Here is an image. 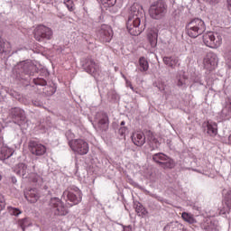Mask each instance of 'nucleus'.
<instances>
[{"label":"nucleus","instance_id":"obj_1","mask_svg":"<svg viewBox=\"0 0 231 231\" xmlns=\"http://www.w3.org/2000/svg\"><path fill=\"white\" fill-rule=\"evenodd\" d=\"M143 15V7H142L140 4L134 3L130 7L126 21V28L130 35L136 37V35H140V33L145 30L140 27Z\"/></svg>","mask_w":231,"mask_h":231},{"label":"nucleus","instance_id":"obj_2","mask_svg":"<svg viewBox=\"0 0 231 231\" xmlns=\"http://www.w3.org/2000/svg\"><path fill=\"white\" fill-rule=\"evenodd\" d=\"M81 68L86 73L94 77L96 80H102L104 79V72L100 69V64L97 63L91 57L84 58L81 60Z\"/></svg>","mask_w":231,"mask_h":231},{"label":"nucleus","instance_id":"obj_3","mask_svg":"<svg viewBox=\"0 0 231 231\" xmlns=\"http://www.w3.org/2000/svg\"><path fill=\"white\" fill-rule=\"evenodd\" d=\"M205 30H207L205 22L199 18H194L186 24L187 34L192 39H196L205 33Z\"/></svg>","mask_w":231,"mask_h":231},{"label":"nucleus","instance_id":"obj_4","mask_svg":"<svg viewBox=\"0 0 231 231\" xmlns=\"http://www.w3.org/2000/svg\"><path fill=\"white\" fill-rule=\"evenodd\" d=\"M37 69V67L30 60L22 61L18 64V70L16 71V79L18 80H30V77L33 75V72Z\"/></svg>","mask_w":231,"mask_h":231},{"label":"nucleus","instance_id":"obj_5","mask_svg":"<svg viewBox=\"0 0 231 231\" xmlns=\"http://www.w3.org/2000/svg\"><path fill=\"white\" fill-rule=\"evenodd\" d=\"M16 174L18 176H22V178H28V180H32L34 183L39 181L41 178L39 174H37V170H35V164L32 166H28L25 163H19L18 170L16 171Z\"/></svg>","mask_w":231,"mask_h":231},{"label":"nucleus","instance_id":"obj_6","mask_svg":"<svg viewBox=\"0 0 231 231\" xmlns=\"http://www.w3.org/2000/svg\"><path fill=\"white\" fill-rule=\"evenodd\" d=\"M167 10H168V6L164 1L162 0L156 1L153 4H152L150 6V9H149L150 17H152V19L160 21V19H163V17L167 15Z\"/></svg>","mask_w":231,"mask_h":231},{"label":"nucleus","instance_id":"obj_7","mask_svg":"<svg viewBox=\"0 0 231 231\" xmlns=\"http://www.w3.org/2000/svg\"><path fill=\"white\" fill-rule=\"evenodd\" d=\"M34 39L38 42L46 44L48 41L53 39V30L46 25H38L34 29Z\"/></svg>","mask_w":231,"mask_h":231},{"label":"nucleus","instance_id":"obj_8","mask_svg":"<svg viewBox=\"0 0 231 231\" xmlns=\"http://www.w3.org/2000/svg\"><path fill=\"white\" fill-rule=\"evenodd\" d=\"M62 199L64 201H69L73 205H79L80 201H82V191L75 186L71 187L70 189L65 190L62 194Z\"/></svg>","mask_w":231,"mask_h":231},{"label":"nucleus","instance_id":"obj_9","mask_svg":"<svg viewBox=\"0 0 231 231\" xmlns=\"http://www.w3.org/2000/svg\"><path fill=\"white\" fill-rule=\"evenodd\" d=\"M11 116L14 124L19 125L21 129H28V120H26V114L24 110L14 107L11 109Z\"/></svg>","mask_w":231,"mask_h":231},{"label":"nucleus","instance_id":"obj_10","mask_svg":"<svg viewBox=\"0 0 231 231\" xmlns=\"http://www.w3.org/2000/svg\"><path fill=\"white\" fill-rule=\"evenodd\" d=\"M203 42L208 48H219L223 42V37L219 32H209L203 35Z\"/></svg>","mask_w":231,"mask_h":231},{"label":"nucleus","instance_id":"obj_11","mask_svg":"<svg viewBox=\"0 0 231 231\" xmlns=\"http://www.w3.org/2000/svg\"><path fill=\"white\" fill-rule=\"evenodd\" d=\"M69 145L73 152L84 156L89 152V144L83 139H74L69 142Z\"/></svg>","mask_w":231,"mask_h":231},{"label":"nucleus","instance_id":"obj_12","mask_svg":"<svg viewBox=\"0 0 231 231\" xmlns=\"http://www.w3.org/2000/svg\"><path fill=\"white\" fill-rule=\"evenodd\" d=\"M152 162L158 163L163 169H174L176 162L171 157L163 152H158L152 155Z\"/></svg>","mask_w":231,"mask_h":231},{"label":"nucleus","instance_id":"obj_13","mask_svg":"<svg viewBox=\"0 0 231 231\" xmlns=\"http://www.w3.org/2000/svg\"><path fill=\"white\" fill-rule=\"evenodd\" d=\"M97 38L100 42H111L113 39V29L107 24H103L97 31Z\"/></svg>","mask_w":231,"mask_h":231},{"label":"nucleus","instance_id":"obj_14","mask_svg":"<svg viewBox=\"0 0 231 231\" xmlns=\"http://www.w3.org/2000/svg\"><path fill=\"white\" fill-rule=\"evenodd\" d=\"M50 205L53 208L55 216H66L68 214V209L64 207V203L60 199L57 197L51 198Z\"/></svg>","mask_w":231,"mask_h":231},{"label":"nucleus","instance_id":"obj_15","mask_svg":"<svg viewBox=\"0 0 231 231\" xmlns=\"http://www.w3.org/2000/svg\"><path fill=\"white\" fill-rule=\"evenodd\" d=\"M219 60L217 59V54L214 52H208L204 58L203 64L206 69H214L217 66Z\"/></svg>","mask_w":231,"mask_h":231},{"label":"nucleus","instance_id":"obj_16","mask_svg":"<svg viewBox=\"0 0 231 231\" xmlns=\"http://www.w3.org/2000/svg\"><path fill=\"white\" fill-rule=\"evenodd\" d=\"M29 151L33 156H44L46 154V146L35 141L29 143Z\"/></svg>","mask_w":231,"mask_h":231},{"label":"nucleus","instance_id":"obj_17","mask_svg":"<svg viewBox=\"0 0 231 231\" xmlns=\"http://www.w3.org/2000/svg\"><path fill=\"white\" fill-rule=\"evenodd\" d=\"M202 228L205 231H219V221L217 219H207L202 225Z\"/></svg>","mask_w":231,"mask_h":231},{"label":"nucleus","instance_id":"obj_18","mask_svg":"<svg viewBox=\"0 0 231 231\" xmlns=\"http://www.w3.org/2000/svg\"><path fill=\"white\" fill-rule=\"evenodd\" d=\"M132 142L137 147H142L145 144V134L143 132H135L132 134Z\"/></svg>","mask_w":231,"mask_h":231},{"label":"nucleus","instance_id":"obj_19","mask_svg":"<svg viewBox=\"0 0 231 231\" xmlns=\"http://www.w3.org/2000/svg\"><path fill=\"white\" fill-rule=\"evenodd\" d=\"M163 62L168 68H171V69H175L178 66V62H180V60L178 57L175 56H165L163 57Z\"/></svg>","mask_w":231,"mask_h":231},{"label":"nucleus","instance_id":"obj_20","mask_svg":"<svg viewBox=\"0 0 231 231\" xmlns=\"http://www.w3.org/2000/svg\"><path fill=\"white\" fill-rule=\"evenodd\" d=\"M203 127L209 136H216L217 134V124L207 122L203 124Z\"/></svg>","mask_w":231,"mask_h":231},{"label":"nucleus","instance_id":"obj_21","mask_svg":"<svg viewBox=\"0 0 231 231\" xmlns=\"http://www.w3.org/2000/svg\"><path fill=\"white\" fill-rule=\"evenodd\" d=\"M146 136H147V140L150 147H152V149H158V147H160V141L156 139L152 132L147 131Z\"/></svg>","mask_w":231,"mask_h":231},{"label":"nucleus","instance_id":"obj_22","mask_svg":"<svg viewBox=\"0 0 231 231\" xmlns=\"http://www.w3.org/2000/svg\"><path fill=\"white\" fill-rule=\"evenodd\" d=\"M24 196L27 201H30V203H37V200L39 199V193H37L36 189H30L24 194Z\"/></svg>","mask_w":231,"mask_h":231},{"label":"nucleus","instance_id":"obj_23","mask_svg":"<svg viewBox=\"0 0 231 231\" xmlns=\"http://www.w3.org/2000/svg\"><path fill=\"white\" fill-rule=\"evenodd\" d=\"M12 51V44L8 41L0 40V55L6 53L7 55Z\"/></svg>","mask_w":231,"mask_h":231},{"label":"nucleus","instance_id":"obj_24","mask_svg":"<svg viewBox=\"0 0 231 231\" xmlns=\"http://www.w3.org/2000/svg\"><path fill=\"white\" fill-rule=\"evenodd\" d=\"M183 230V226L178 222H171L166 225L163 231H181Z\"/></svg>","mask_w":231,"mask_h":231},{"label":"nucleus","instance_id":"obj_25","mask_svg":"<svg viewBox=\"0 0 231 231\" xmlns=\"http://www.w3.org/2000/svg\"><path fill=\"white\" fill-rule=\"evenodd\" d=\"M148 41L152 48H156L158 44V32L150 31L148 32Z\"/></svg>","mask_w":231,"mask_h":231},{"label":"nucleus","instance_id":"obj_26","mask_svg":"<svg viewBox=\"0 0 231 231\" xmlns=\"http://www.w3.org/2000/svg\"><path fill=\"white\" fill-rule=\"evenodd\" d=\"M98 126L101 131H107L109 127V117L107 114H102V118L98 121Z\"/></svg>","mask_w":231,"mask_h":231},{"label":"nucleus","instance_id":"obj_27","mask_svg":"<svg viewBox=\"0 0 231 231\" xmlns=\"http://www.w3.org/2000/svg\"><path fill=\"white\" fill-rule=\"evenodd\" d=\"M141 73H145V71H148L149 69V61H147V59L145 57H141L139 59V67L137 68Z\"/></svg>","mask_w":231,"mask_h":231},{"label":"nucleus","instance_id":"obj_28","mask_svg":"<svg viewBox=\"0 0 231 231\" xmlns=\"http://www.w3.org/2000/svg\"><path fill=\"white\" fill-rule=\"evenodd\" d=\"M188 77L185 74L177 76L176 85L178 88H187Z\"/></svg>","mask_w":231,"mask_h":231},{"label":"nucleus","instance_id":"obj_29","mask_svg":"<svg viewBox=\"0 0 231 231\" xmlns=\"http://www.w3.org/2000/svg\"><path fill=\"white\" fill-rule=\"evenodd\" d=\"M2 160H8L14 155V150L10 148H1Z\"/></svg>","mask_w":231,"mask_h":231},{"label":"nucleus","instance_id":"obj_30","mask_svg":"<svg viewBox=\"0 0 231 231\" xmlns=\"http://www.w3.org/2000/svg\"><path fill=\"white\" fill-rule=\"evenodd\" d=\"M181 217L186 223H189V225H194V223H196L194 217L187 212H182Z\"/></svg>","mask_w":231,"mask_h":231},{"label":"nucleus","instance_id":"obj_31","mask_svg":"<svg viewBox=\"0 0 231 231\" xmlns=\"http://www.w3.org/2000/svg\"><path fill=\"white\" fill-rule=\"evenodd\" d=\"M135 212L139 216H147V214H148L147 209H145V208H143V205H142V203H140V202H138L135 207Z\"/></svg>","mask_w":231,"mask_h":231},{"label":"nucleus","instance_id":"obj_32","mask_svg":"<svg viewBox=\"0 0 231 231\" xmlns=\"http://www.w3.org/2000/svg\"><path fill=\"white\" fill-rule=\"evenodd\" d=\"M224 58L226 60V64L230 66L231 65V45L227 47V49L225 51Z\"/></svg>","mask_w":231,"mask_h":231},{"label":"nucleus","instance_id":"obj_33","mask_svg":"<svg viewBox=\"0 0 231 231\" xmlns=\"http://www.w3.org/2000/svg\"><path fill=\"white\" fill-rule=\"evenodd\" d=\"M43 91L47 97H51V95H55L57 88L54 87H47L43 88Z\"/></svg>","mask_w":231,"mask_h":231},{"label":"nucleus","instance_id":"obj_34","mask_svg":"<svg viewBox=\"0 0 231 231\" xmlns=\"http://www.w3.org/2000/svg\"><path fill=\"white\" fill-rule=\"evenodd\" d=\"M33 84H35V86H46L48 84V82L46 81V79H42V78H36L32 79Z\"/></svg>","mask_w":231,"mask_h":231},{"label":"nucleus","instance_id":"obj_35","mask_svg":"<svg viewBox=\"0 0 231 231\" xmlns=\"http://www.w3.org/2000/svg\"><path fill=\"white\" fill-rule=\"evenodd\" d=\"M230 209H231V205L230 204H226V202H225L224 207L220 208L219 215L220 216H225V215H226L230 212Z\"/></svg>","mask_w":231,"mask_h":231},{"label":"nucleus","instance_id":"obj_36","mask_svg":"<svg viewBox=\"0 0 231 231\" xmlns=\"http://www.w3.org/2000/svg\"><path fill=\"white\" fill-rule=\"evenodd\" d=\"M19 226H21L22 230L24 231L26 228H28V226H30V221L27 217L23 218L19 221Z\"/></svg>","mask_w":231,"mask_h":231},{"label":"nucleus","instance_id":"obj_37","mask_svg":"<svg viewBox=\"0 0 231 231\" xmlns=\"http://www.w3.org/2000/svg\"><path fill=\"white\" fill-rule=\"evenodd\" d=\"M224 201L227 205H231V189L224 191Z\"/></svg>","mask_w":231,"mask_h":231},{"label":"nucleus","instance_id":"obj_38","mask_svg":"<svg viewBox=\"0 0 231 231\" xmlns=\"http://www.w3.org/2000/svg\"><path fill=\"white\" fill-rule=\"evenodd\" d=\"M102 5H105L106 8L115 6L116 5V0H100Z\"/></svg>","mask_w":231,"mask_h":231},{"label":"nucleus","instance_id":"obj_39","mask_svg":"<svg viewBox=\"0 0 231 231\" xmlns=\"http://www.w3.org/2000/svg\"><path fill=\"white\" fill-rule=\"evenodd\" d=\"M9 213L11 214V216H21V214H23V211H21V209L17 208H9Z\"/></svg>","mask_w":231,"mask_h":231},{"label":"nucleus","instance_id":"obj_40","mask_svg":"<svg viewBox=\"0 0 231 231\" xmlns=\"http://www.w3.org/2000/svg\"><path fill=\"white\" fill-rule=\"evenodd\" d=\"M65 136L68 140L69 144V142H72L74 140L73 138H75V134H73V133H71V131L69 130L66 132Z\"/></svg>","mask_w":231,"mask_h":231},{"label":"nucleus","instance_id":"obj_41","mask_svg":"<svg viewBox=\"0 0 231 231\" xmlns=\"http://www.w3.org/2000/svg\"><path fill=\"white\" fill-rule=\"evenodd\" d=\"M65 5L67 6V8H68V10L69 12H74V10H75V4H73L72 0L70 2H67L65 4Z\"/></svg>","mask_w":231,"mask_h":231},{"label":"nucleus","instance_id":"obj_42","mask_svg":"<svg viewBox=\"0 0 231 231\" xmlns=\"http://www.w3.org/2000/svg\"><path fill=\"white\" fill-rule=\"evenodd\" d=\"M6 207V202H5V197L0 193V212Z\"/></svg>","mask_w":231,"mask_h":231},{"label":"nucleus","instance_id":"obj_43","mask_svg":"<svg viewBox=\"0 0 231 231\" xmlns=\"http://www.w3.org/2000/svg\"><path fill=\"white\" fill-rule=\"evenodd\" d=\"M118 133L121 136H124L127 133V127L122 126L119 128Z\"/></svg>","mask_w":231,"mask_h":231},{"label":"nucleus","instance_id":"obj_44","mask_svg":"<svg viewBox=\"0 0 231 231\" xmlns=\"http://www.w3.org/2000/svg\"><path fill=\"white\" fill-rule=\"evenodd\" d=\"M40 129H42L43 133H46V131H48V125H45V124L42 123L40 125Z\"/></svg>","mask_w":231,"mask_h":231},{"label":"nucleus","instance_id":"obj_45","mask_svg":"<svg viewBox=\"0 0 231 231\" xmlns=\"http://www.w3.org/2000/svg\"><path fill=\"white\" fill-rule=\"evenodd\" d=\"M209 5H217L221 0H206Z\"/></svg>","mask_w":231,"mask_h":231},{"label":"nucleus","instance_id":"obj_46","mask_svg":"<svg viewBox=\"0 0 231 231\" xmlns=\"http://www.w3.org/2000/svg\"><path fill=\"white\" fill-rule=\"evenodd\" d=\"M226 108L227 109V111L229 113H231V97L228 99V102H227V105H226Z\"/></svg>","mask_w":231,"mask_h":231},{"label":"nucleus","instance_id":"obj_47","mask_svg":"<svg viewBox=\"0 0 231 231\" xmlns=\"http://www.w3.org/2000/svg\"><path fill=\"white\" fill-rule=\"evenodd\" d=\"M123 231H133V227H131V226H124Z\"/></svg>","mask_w":231,"mask_h":231},{"label":"nucleus","instance_id":"obj_48","mask_svg":"<svg viewBox=\"0 0 231 231\" xmlns=\"http://www.w3.org/2000/svg\"><path fill=\"white\" fill-rule=\"evenodd\" d=\"M4 145H5V141L3 140V136H0V149H3Z\"/></svg>","mask_w":231,"mask_h":231},{"label":"nucleus","instance_id":"obj_49","mask_svg":"<svg viewBox=\"0 0 231 231\" xmlns=\"http://www.w3.org/2000/svg\"><path fill=\"white\" fill-rule=\"evenodd\" d=\"M33 106H36L37 107H39V106H41V103L39 101H32Z\"/></svg>","mask_w":231,"mask_h":231},{"label":"nucleus","instance_id":"obj_50","mask_svg":"<svg viewBox=\"0 0 231 231\" xmlns=\"http://www.w3.org/2000/svg\"><path fill=\"white\" fill-rule=\"evenodd\" d=\"M227 8L231 11V0H227Z\"/></svg>","mask_w":231,"mask_h":231},{"label":"nucleus","instance_id":"obj_51","mask_svg":"<svg viewBox=\"0 0 231 231\" xmlns=\"http://www.w3.org/2000/svg\"><path fill=\"white\" fill-rule=\"evenodd\" d=\"M11 180H12V183H17V178L12 177Z\"/></svg>","mask_w":231,"mask_h":231},{"label":"nucleus","instance_id":"obj_52","mask_svg":"<svg viewBox=\"0 0 231 231\" xmlns=\"http://www.w3.org/2000/svg\"><path fill=\"white\" fill-rule=\"evenodd\" d=\"M112 95H113L112 98H116V95L115 92H112Z\"/></svg>","mask_w":231,"mask_h":231},{"label":"nucleus","instance_id":"obj_53","mask_svg":"<svg viewBox=\"0 0 231 231\" xmlns=\"http://www.w3.org/2000/svg\"><path fill=\"white\" fill-rule=\"evenodd\" d=\"M71 2V0H64V5H66V3H69Z\"/></svg>","mask_w":231,"mask_h":231},{"label":"nucleus","instance_id":"obj_54","mask_svg":"<svg viewBox=\"0 0 231 231\" xmlns=\"http://www.w3.org/2000/svg\"><path fill=\"white\" fill-rule=\"evenodd\" d=\"M121 125H125V121H122Z\"/></svg>","mask_w":231,"mask_h":231},{"label":"nucleus","instance_id":"obj_55","mask_svg":"<svg viewBox=\"0 0 231 231\" xmlns=\"http://www.w3.org/2000/svg\"><path fill=\"white\" fill-rule=\"evenodd\" d=\"M130 89L134 90V88L133 87V85H130Z\"/></svg>","mask_w":231,"mask_h":231},{"label":"nucleus","instance_id":"obj_56","mask_svg":"<svg viewBox=\"0 0 231 231\" xmlns=\"http://www.w3.org/2000/svg\"><path fill=\"white\" fill-rule=\"evenodd\" d=\"M0 180H1V175H0Z\"/></svg>","mask_w":231,"mask_h":231}]
</instances>
